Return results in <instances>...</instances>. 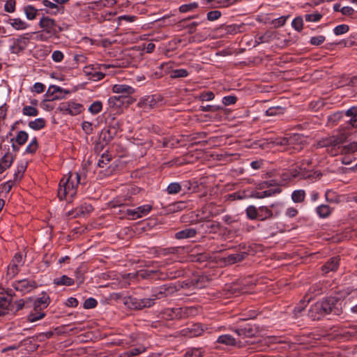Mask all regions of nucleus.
Returning <instances> with one entry per match:
<instances>
[{
	"mask_svg": "<svg viewBox=\"0 0 357 357\" xmlns=\"http://www.w3.org/2000/svg\"><path fill=\"white\" fill-rule=\"evenodd\" d=\"M31 33H24L18 38L13 39L12 44L10 46V51L13 54H18L25 50L27 47L28 41L31 38Z\"/></svg>",
	"mask_w": 357,
	"mask_h": 357,
	"instance_id": "9",
	"label": "nucleus"
},
{
	"mask_svg": "<svg viewBox=\"0 0 357 357\" xmlns=\"http://www.w3.org/2000/svg\"><path fill=\"white\" fill-rule=\"evenodd\" d=\"M123 99H125L124 97L121 95L114 96L109 99V102L110 104L115 105L116 106H120L121 103H123Z\"/></svg>",
	"mask_w": 357,
	"mask_h": 357,
	"instance_id": "63",
	"label": "nucleus"
},
{
	"mask_svg": "<svg viewBox=\"0 0 357 357\" xmlns=\"http://www.w3.org/2000/svg\"><path fill=\"white\" fill-rule=\"evenodd\" d=\"M303 20H305L304 17L298 16L295 17L291 22L292 27L298 32L301 31L303 28Z\"/></svg>",
	"mask_w": 357,
	"mask_h": 357,
	"instance_id": "45",
	"label": "nucleus"
},
{
	"mask_svg": "<svg viewBox=\"0 0 357 357\" xmlns=\"http://www.w3.org/2000/svg\"><path fill=\"white\" fill-rule=\"evenodd\" d=\"M276 37V33L273 31H266L263 35H257L255 36V45H258L261 43H270Z\"/></svg>",
	"mask_w": 357,
	"mask_h": 357,
	"instance_id": "17",
	"label": "nucleus"
},
{
	"mask_svg": "<svg viewBox=\"0 0 357 357\" xmlns=\"http://www.w3.org/2000/svg\"><path fill=\"white\" fill-rule=\"evenodd\" d=\"M155 298H137L129 297L126 301V304L129 305V307L133 309H142L144 307H150L155 304Z\"/></svg>",
	"mask_w": 357,
	"mask_h": 357,
	"instance_id": "7",
	"label": "nucleus"
},
{
	"mask_svg": "<svg viewBox=\"0 0 357 357\" xmlns=\"http://www.w3.org/2000/svg\"><path fill=\"white\" fill-rule=\"evenodd\" d=\"M284 108L280 106L278 107H272L268 108L266 111V115L269 116H273L276 115H279L283 114Z\"/></svg>",
	"mask_w": 357,
	"mask_h": 357,
	"instance_id": "49",
	"label": "nucleus"
},
{
	"mask_svg": "<svg viewBox=\"0 0 357 357\" xmlns=\"http://www.w3.org/2000/svg\"><path fill=\"white\" fill-rule=\"evenodd\" d=\"M197 231L193 228H185L181 231H177L174 234L175 238L178 240L190 238L195 236Z\"/></svg>",
	"mask_w": 357,
	"mask_h": 357,
	"instance_id": "19",
	"label": "nucleus"
},
{
	"mask_svg": "<svg viewBox=\"0 0 357 357\" xmlns=\"http://www.w3.org/2000/svg\"><path fill=\"white\" fill-rule=\"evenodd\" d=\"M339 266V257H333L330 259L323 266L322 271L328 273L330 271H335Z\"/></svg>",
	"mask_w": 357,
	"mask_h": 357,
	"instance_id": "21",
	"label": "nucleus"
},
{
	"mask_svg": "<svg viewBox=\"0 0 357 357\" xmlns=\"http://www.w3.org/2000/svg\"><path fill=\"white\" fill-rule=\"evenodd\" d=\"M89 79L92 81H99L104 78L105 74L101 72L95 71L94 73H89Z\"/></svg>",
	"mask_w": 357,
	"mask_h": 357,
	"instance_id": "62",
	"label": "nucleus"
},
{
	"mask_svg": "<svg viewBox=\"0 0 357 357\" xmlns=\"http://www.w3.org/2000/svg\"><path fill=\"white\" fill-rule=\"evenodd\" d=\"M98 304L97 301L93 298H89L84 302L83 306L85 309L94 308Z\"/></svg>",
	"mask_w": 357,
	"mask_h": 357,
	"instance_id": "61",
	"label": "nucleus"
},
{
	"mask_svg": "<svg viewBox=\"0 0 357 357\" xmlns=\"http://www.w3.org/2000/svg\"><path fill=\"white\" fill-rule=\"evenodd\" d=\"M81 176L77 172H70L60 181L58 197L60 199H66L71 202L77 194V188L81 183Z\"/></svg>",
	"mask_w": 357,
	"mask_h": 357,
	"instance_id": "1",
	"label": "nucleus"
},
{
	"mask_svg": "<svg viewBox=\"0 0 357 357\" xmlns=\"http://www.w3.org/2000/svg\"><path fill=\"white\" fill-rule=\"evenodd\" d=\"M357 151V142H352L342 147V152L344 153H354Z\"/></svg>",
	"mask_w": 357,
	"mask_h": 357,
	"instance_id": "58",
	"label": "nucleus"
},
{
	"mask_svg": "<svg viewBox=\"0 0 357 357\" xmlns=\"http://www.w3.org/2000/svg\"><path fill=\"white\" fill-rule=\"evenodd\" d=\"M247 217L250 220H255L259 217V208L257 209L255 206L250 205L245 209Z\"/></svg>",
	"mask_w": 357,
	"mask_h": 357,
	"instance_id": "41",
	"label": "nucleus"
},
{
	"mask_svg": "<svg viewBox=\"0 0 357 357\" xmlns=\"http://www.w3.org/2000/svg\"><path fill=\"white\" fill-rule=\"evenodd\" d=\"M217 342L223 344L227 346H234L236 344V341L234 337L231 335H222L218 337Z\"/></svg>",
	"mask_w": 357,
	"mask_h": 357,
	"instance_id": "30",
	"label": "nucleus"
},
{
	"mask_svg": "<svg viewBox=\"0 0 357 357\" xmlns=\"http://www.w3.org/2000/svg\"><path fill=\"white\" fill-rule=\"evenodd\" d=\"M54 283L56 285L71 286L74 284V280L67 275H62L60 278H55Z\"/></svg>",
	"mask_w": 357,
	"mask_h": 357,
	"instance_id": "36",
	"label": "nucleus"
},
{
	"mask_svg": "<svg viewBox=\"0 0 357 357\" xmlns=\"http://www.w3.org/2000/svg\"><path fill=\"white\" fill-rule=\"evenodd\" d=\"M321 307V305L318 304L317 302L315 304L311 306L308 312V316L313 320L320 319L323 316L326 315L321 310H323Z\"/></svg>",
	"mask_w": 357,
	"mask_h": 357,
	"instance_id": "16",
	"label": "nucleus"
},
{
	"mask_svg": "<svg viewBox=\"0 0 357 357\" xmlns=\"http://www.w3.org/2000/svg\"><path fill=\"white\" fill-rule=\"evenodd\" d=\"M349 30V27L347 24H340L335 26L333 29V32L336 36L346 33Z\"/></svg>",
	"mask_w": 357,
	"mask_h": 357,
	"instance_id": "57",
	"label": "nucleus"
},
{
	"mask_svg": "<svg viewBox=\"0 0 357 357\" xmlns=\"http://www.w3.org/2000/svg\"><path fill=\"white\" fill-rule=\"evenodd\" d=\"M13 290L9 289L7 294L0 293V316L8 314L10 310V298L8 296H13Z\"/></svg>",
	"mask_w": 357,
	"mask_h": 357,
	"instance_id": "14",
	"label": "nucleus"
},
{
	"mask_svg": "<svg viewBox=\"0 0 357 357\" xmlns=\"http://www.w3.org/2000/svg\"><path fill=\"white\" fill-rule=\"evenodd\" d=\"M8 23L16 30H24L29 26V24L20 18L10 19Z\"/></svg>",
	"mask_w": 357,
	"mask_h": 357,
	"instance_id": "27",
	"label": "nucleus"
},
{
	"mask_svg": "<svg viewBox=\"0 0 357 357\" xmlns=\"http://www.w3.org/2000/svg\"><path fill=\"white\" fill-rule=\"evenodd\" d=\"M26 167L24 165H20L17 166V169L14 174V181H20L24 174Z\"/></svg>",
	"mask_w": 357,
	"mask_h": 357,
	"instance_id": "59",
	"label": "nucleus"
},
{
	"mask_svg": "<svg viewBox=\"0 0 357 357\" xmlns=\"http://www.w3.org/2000/svg\"><path fill=\"white\" fill-rule=\"evenodd\" d=\"M93 210V206L91 204H84L80 207L76 208V213L73 212H69L68 215H73V217L84 215L90 213Z\"/></svg>",
	"mask_w": 357,
	"mask_h": 357,
	"instance_id": "22",
	"label": "nucleus"
},
{
	"mask_svg": "<svg viewBox=\"0 0 357 357\" xmlns=\"http://www.w3.org/2000/svg\"><path fill=\"white\" fill-rule=\"evenodd\" d=\"M12 287L22 294L31 292L37 287V284L32 279L25 278L22 280H15L12 283Z\"/></svg>",
	"mask_w": 357,
	"mask_h": 357,
	"instance_id": "5",
	"label": "nucleus"
},
{
	"mask_svg": "<svg viewBox=\"0 0 357 357\" xmlns=\"http://www.w3.org/2000/svg\"><path fill=\"white\" fill-rule=\"evenodd\" d=\"M289 17V15H284V16H281L278 18L274 19L272 20L271 24L275 28L281 27L285 24L286 21L287 20Z\"/></svg>",
	"mask_w": 357,
	"mask_h": 357,
	"instance_id": "52",
	"label": "nucleus"
},
{
	"mask_svg": "<svg viewBox=\"0 0 357 357\" xmlns=\"http://www.w3.org/2000/svg\"><path fill=\"white\" fill-rule=\"evenodd\" d=\"M300 138V136L298 135H295L294 136H290L289 137H283V138H277L273 142L275 145L285 146V145H292L294 142L298 140Z\"/></svg>",
	"mask_w": 357,
	"mask_h": 357,
	"instance_id": "26",
	"label": "nucleus"
},
{
	"mask_svg": "<svg viewBox=\"0 0 357 357\" xmlns=\"http://www.w3.org/2000/svg\"><path fill=\"white\" fill-rule=\"evenodd\" d=\"M4 9L8 13H13L15 9V0H7Z\"/></svg>",
	"mask_w": 357,
	"mask_h": 357,
	"instance_id": "64",
	"label": "nucleus"
},
{
	"mask_svg": "<svg viewBox=\"0 0 357 357\" xmlns=\"http://www.w3.org/2000/svg\"><path fill=\"white\" fill-rule=\"evenodd\" d=\"M82 109L83 106L81 104L72 101L61 102L57 108V110L63 114H69L71 116L80 114Z\"/></svg>",
	"mask_w": 357,
	"mask_h": 357,
	"instance_id": "6",
	"label": "nucleus"
},
{
	"mask_svg": "<svg viewBox=\"0 0 357 357\" xmlns=\"http://www.w3.org/2000/svg\"><path fill=\"white\" fill-rule=\"evenodd\" d=\"M50 303V298L47 295L44 294L42 297L37 298L33 303V308L36 310H43Z\"/></svg>",
	"mask_w": 357,
	"mask_h": 357,
	"instance_id": "23",
	"label": "nucleus"
},
{
	"mask_svg": "<svg viewBox=\"0 0 357 357\" xmlns=\"http://www.w3.org/2000/svg\"><path fill=\"white\" fill-rule=\"evenodd\" d=\"M273 216V213L268 207L262 206L259 208V218L261 220H265Z\"/></svg>",
	"mask_w": 357,
	"mask_h": 357,
	"instance_id": "33",
	"label": "nucleus"
},
{
	"mask_svg": "<svg viewBox=\"0 0 357 357\" xmlns=\"http://www.w3.org/2000/svg\"><path fill=\"white\" fill-rule=\"evenodd\" d=\"M316 211L319 216L323 218L328 217L331 213L329 206L325 204L317 207Z\"/></svg>",
	"mask_w": 357,
	"mask_h": 357,
	"instance_id": "40",
	"label": "nucleus"
},
{
	"mask_svg": "<svg viewBox=\"0 0 357 357\" xmlns=\"http://www.w3.org/2000/svg\"><path fill=\"white\" fill-rule=\"evenodd\" d=\"M188 75H189V72L186 69L179 68V69L172 70L170 72L169 76L171 78L176 79V78L186 77L188 76Z\"/></svg>",
	"mask_w": 357,
	"mask_h": 357,
	"instance_id": "39",
	"label": "nucleus"
},
{
	"mask_svg": "<svg viewBox=\"0 0 357 357\" xmlns=\"http://www.w3.org/2000/svg\"><path fill=\"white\" fill-rule=\"evenodd\" d=\"M207 329V327H205L200 324H195L182 330L181 333L184 336L193 337L202 335V333Z\"/></svg>",
	"mask_w": 357,
	"mask_h": 357,
	"instance_id": "11",
	"label": "nucleus"
},
{
	"mask_svg": "<svg viewBox=\"0 0 357 357\" xmlns=\"http://www.w3.org/2000/svg\"><path fill=\"white\" fill-rule=\"evenodd\" d=\"M13 161V155L8 153H6L0 160V162L4 166V168H9Z\"/></svg>",
	"mask_w": 357,
	"mask_h": 357,
	"instance_id": "50",
	"label": "nucleus"
},
{
	"mask_svg": "<svg viewBox=\"0 0 357 357\" xmlns=\"http://www.w3.org/2000/svg\"><path fill=\"white\" fill-rule=\"evenodd\" d=\"M176 291V287L172 284H165L152 289V297L160 299L173 294Z\"/></svg>",
	"mask_w": 357,
	"mask_h": 357,
	"instance_id": "10",
	"label": "nucleus"
},
{
	"mask_svg": "<svg viewBox=\"0 0 357 357\" xmlns=\"http://www.w3.org/2000/svg\"><path fill=\"white\" fill-rule=\"evenodd\" d=\"M347 135L344 134H339L337 135L329 136L320 139L317 146L319 148L326 147L327 151L331 155H336L339 153V145L345 142Z\"/></svg>",
	"mask_w": 357,
	"mask_h": 357,
	"instance_id": "2",
	"label": "nucleus"
},
{
	"mask_svg": "<svg viewBox=\"0 0 357 357\" xmlns=\"http://www.w3.org/2000/svg\"><path fill=\"white\" fill-rule=\"evenodd\" d=\"M234 331L242 338L252 337L256 333V330L249 325H247L243 328H236Z\"/></svg>",
	"mask_w": 357,
	"mask_h": 357,
	"instance_id": "18",
	"label": "nucleus"
},
{
	"mask_svg": "<svg viewBox=\"0 0 357 357\" xmlns=\"http://www.w3.org/2000/svg\"><path fill=\"white\" fill-rule=\"evenodd\" d=\"M46 122L43 118H38L29 123V127L34 130H39L45 126Z\"/></svg>",
	"mask_w": 357,
	"mask_h": 357,
	"instance_id": "32",
	"label": "nucleus"
},
{
	"mask_svg": "<svg viewBox=\"0 0 357 357\" xmlns=\"http://www.w3.org/2000/svg\"><path fill=\"white\" fill-rule=\"evenodd\" d=\"M22 114L28 116H36L38 114V110L32 106H24L22 108Z\"/></svg>",
	"mask_w": 357,
	"mask_h": 357,
	"instance_id": "47",
	"label": "nucleus"
},
{
	"mask_svg": "<svg viewBox=\"0 0 357 357\" xmlns=\"http://www.w3.org/2000/svg\"><path fill=\"white\" fill-rule=\"evenodd\" d=\"M247 255L248 254L245 252L230 255L227 257V262L229 264H234L238 261H241L246 257Z\"/></svg>",
	"mask_w": 357,
	"mask_h": 357,
	"instance_id": "31",
	"label": "nucleus"
},
{
	"mask_svg": "<svg viewBox=\"0 0 357 357\" xmlns=\"http://www.w3.org/2000/svg\"><path fill=\"white\" fill-rule=\"evenodd\" d=\"M305 197V192L303 190H297L293 192L291 199L294 202H302Z\"/></svg>",
	"mask_w": 357,
	"mask_h": 357,
	"instance_id": "44",
	"label": "nucleus"
},
{
	"mask_svg": "<svg viewBox=\"0 0 357 357\" xmlns=\"http://www.w3.org/2000/svg\"><path fill=\"white\" fill-rule=\"evenodd\" d=\"M280 192V190L278 187L275 188L274 189L266 190L262 192H259L255 194V197L259 199H262L264 197L272 196L276 193Z\"/></svg>",
	"mask_w": 357,
	"mask_h": 357,
	"instance_id": "37",
	"label": "nucleus"
},
{
	"mask_svg": "<svg viewBox=\"0 0 357 357\" xmlns=\"http://www.w3.org/2000/svg\"><path fill=\"white\" fill-rule=\"evenodd\" d=\"M28 137L29 135L26 132L21 130L17 132L15 138V142L20 146L23 145L27 141Z\"/></svg>",
	"mask_w": 357,
	"mask_h": 357,
	"instance_id": "48",
	"label": "nucleus"
},
{
	"mask_svg": "<svg viewBox=\"0 0 357 357\" xmlns=\"http://www.w3.org/2000/svg\"><path fill=\"white\" fill-rule=\"evenodd\" d=\"M116 3V0H99L91 3V4H95L99 8L110 7Z\"/></svg>",
	"mask_w": 357,
	"mask_h": 357,
	"instance_id": "46",
	"label": "nucleus"
},
{
	"mask_svg": "<svg viewBox=\"0 0 357 357\" xmlns=\"http://www.w3.org/2000/svg\"><path fill=\"white\" fill-rule=\"evenodd\" d=\"M161 100L159 95H151L141 98L138 102L139 107L144 109L154 108L159 101Z\"/></svg>",
	"mask_w": 357,
	"mask_h": 357,
	"instance_id": "12",
	"label": "nucleus"
},
{
	"mask_svg": "<svg viewBox=\"0 0 357 357\" xmlns=\"http://www.w3.org/2000/svg\"><path fill=\"white\" fill-rule=\"evenodd\" d=\"M325 197L327 202L331 203H339L341 202V197L335 192L328 190L325 193Z\"/></svg>",
	"mask_w": 357,
	"mask_h": 357,
	"instance_id": "34",
	"label": "nucleus"
},
{
	"mask_svg": "<svg viewBox=\"0 0 357 357\" xmlns=\"http://www.w3.org/2000/svg\"><path fill=\"white\" fill-rule=\"evenodd\" d=\"M311 164V160H307L302 162L300 165L297 166L295 169L290 172L289 176H287L284 179L291 180L294 178L305 179L311 176L310 170L307 169V165Z\"/></svg>",
	"mask_w": 357,
	"mask_h": 357,
	"instance_id": "4",
	"label": "nucleus"
},
{
	"mask_svg": "<svg viewBox=\"0 0 357 357\" xmlns=\"http://www.w3.org/2000/svg\"><path fill=\"white\" fill-rule=\"evenodd\" d=\"M146 351V348L144 347H139L138 348H135L129 351H126L123 354V357H132L134 356H137L140 354H142Z\"/></svg>",
	"mask_w": 357,
	"mask_h": 357,
	"instance_id": "51",
	"label": "nucleus"
},
{
	"mask_svg": "<svg viewBox=\"0 0 357 357\" xmlns=\"http://www.w3.org/2000/svg\"><path fill=\"white\" fill-rule=\"evenodd\" d=\"M323 17V14L318 12L314 11L312 13H307L304 15V19L305 22H318L321 20Z\"/></svg>",
	"mask_w": 357,
	"mask_h": 357,
	"instance_id": "35",
	"label": "nucleus"
},
{
	"mask_svg": "<svg viewBox=\"0 0 357 357\" xmlns=\"http://www.w3.org/2000/svg\"><path fill=\"white\" fill-rule=\"evenodd\" d=\"M345 116L349 117L348 123L352 128H357V107H352L345 112Z\"/></svg>",
	"mask_w": 357,
	"mask_h": 357,
	"instance_id": "20",
	"label": "nucleus"
},
{
	"mask_svg": "<svg viewBox=\"0 0 357 357\" xmlns=\"http://www.w3.org/2000/svg\"><path fill=\"white\" fill-rule=\"evenodd\" d=\"M112 91L115 93H119L124 97V98H129V96L134 93L135 89L126 84H115L113 86Z\"/></svg>",
	"mask_w": 357,
	"mask_h": 357,
	"instance_id": "15",
	"label": "nucleus"
},
{
	"mask_svg": "<svg viewBox=\"0 0 357 357\" xmlns=\"http://www.w3.org/2000/svg\"><path fill=\"white\" fill-rule=\"evenodd\" d=\"M244 26L243 24H230L226 26L224 29L225 32L227 34H236L237 33L241 32V28Z\"/></svg>",
	"mask_w": 357,
	"mask_h": 357,
	"instance_id": "42",
	"label": "nucleus"
},
{
	"mask_svg": "<svg viewBox=\"0 0 357 357\" xmlns=\"http://www.w3.org/2000/svg\"><path fill=\"white\" fill-rule=\"evenodd\" d=\"M325 36L322 35L313 36L310 38V43L312 45H319L325 41Z\"/></svg>",
	"mask_w": 357,
	"mask_h": 357,
	"instance_id": "60",
	"label": "nucleus"
},
{
	"mask_svg": "<svg viewBox=\"0 0 357 357\" xmlns=\"http://www.w3.org/2000/svg\"><path fill=\"white\" fill-rule=\"evenodd\" d=\"M318 304L321 305V310L325 314H328L331 312L337 313L338 310L336 307V305L338 301L333 297L317 302Z\"/></svg>",
	"mask_w": 357,
	"mask_h": 357,
	"instance_id": "13",
	"label": "nucleus"
},
{
	"mask_svg": "<svg viewBox=\"0 0 357 357\" xmlns=\"http://www.w3.org/2000/svg\"><path fill=\"white\" fill-rule=\"evenodd\" d=\"M102 102L95 101L89 106V111L93 114H98L102 110Z\"/></svg>",
	"mask_w": 357,
	"mask_h": 357,
	"instance_id": "53",
	"label": "nucleus"
},
{
	"mask_svg": "<svg viewBox=\"0 0 357 357\" xmlns=\"http://www.w3.org/2000/svg\"><path fill=\"white\" fill-rule=\"evenodd\" d=\"M182 186H184V187L190 189V187L188 186V183H183V185H181L177 182H174V183H171L167 186L166 190L169 195L177 194L181 190Z\"/></svg>",
	"mask_w": 357,
	"mask_h": 357,
	"instance_id": "28",
	"label": "nucleus"
},
{
	"mask_svg": "<svg viewBox=\"0 0 357 357\" xmlns=\"http://www.w3.org/2000/svg\"><path fill=\"white\" fill-rule=\"evenodd\" d=\"M24 12L28 20H33L37 15L38 10L33 6L28 5L24 7Z\"/></svg>",
	"mask_w": 357,
	"mask_h": 357,
	"instance_id": "38",
	"label": "nucleus"
},
{
	"mask_svg": "<svg viewBox=\"0 0 357 357\" xmlns=\"http://www.w3.org/2000/svg\"><path fill=\"white\" fill-rule=\"evenodd\" d=\"M198 7V3L193 2L188 4H183L179 7V11L181 13H187L192 11Z\"/></svg>",
	"mask_w": 357,
	"mask_h": 357,
	"instance_id": "55",
	"label": "nucleus"
},
{
	"mask_svg": "<svg viewBox=\"0 0 357 357\" xmlns=\"http://www.w3.org/2000/svg\"><path fill=\"white\" fill-rule=\"evenodd\" d=\"M50 303V298L47 295L44 294L42 297L37 298L33 303V308L36 310H43Z\"/></svg>",
	"mask_w": 357,
	"mask_h": 357,
	"instance_id": "25",
	"label": "nucleus"
},
{
	"mask_svg": "<svg viewBox=\"0 0 357 357\" xmlns=\"http://www.w3.org/2000/svg\"><path fill=\"white\" fill-rule=\"evenodd\" d=\"M20 271V267L12 262L8 265L7 269V275L12 278L15 277Z\"/></svg>",
	"mask_w": 357,
	"mask_h": 357,
	"instance_id": "54",
	"label": "nucleus"
},
{
	"mask_svg": "<svg viewBox=\"0 0 357 357\" xmlns=\"http://www.w3.org/2000/svg\"><path fill=\"white\" fill-rule=\"evenodd\" d=\"M38 147V141L36 137L32 139L31 142L28 144L26 148V153H33L36 152Z\"/></svg>",
	"mask_w": 357,
	"mask_h": 357,
	"instance_id": "56",
	"label": "nucleus"
},
{
	"mask_svg": "<svg viewBox=\"0 0 357 357\" xmlns=\"http://www.w3.org/2000/svg\"><path fill=\"white\" fill-rule=\"evenodd\" d=\"M43 4L45 7H47L50 9L52 10L51 11L46 10L47 13H50V14H52V15H56V14L58 13V12H59V6L56 3L52 2V1H50L49 0H43Z\"/></svg>",
	"mask_w": 357,
	"mask_h": 357,
	"instance_id": "43",
	"label": "nucleus"
},
{
	"mask_svg": "<svg viewBox=\"0 0 357 357\" xmlns=\"http://www.w3.org/2000/svg\"><path fill=\"white\" fill-rule=\"evenodd\" d=\"M38 25L50 37L56 36L61 31L56 21L47 16L42 17Z\"/></svg>",
	"mask_w": 357,
	"mask_h": 357,
	"instance_id": "3",
	"label": "nucleus"
},
{
	"mask_svg": "<svg viewBox=\"0 0 357 357\" xmlns=\"http://www.w3.org/2000/svg\"><path fill=\"white\" fill-rule=\"evenodd\" d=\"M152 206L149 204L140 206L133 209L126 208L123 211L124 215L129 219L136 220L146 215L151 210Z\"/></svg>",
	"mask_w": 357,
	"mask_h": 357,
	"instance_id": "8",
	"label": "nucleus"
},
{
	"mask_svg": "<svg viewBox=\"0 0 357 357\" xmlns=\"http://www.w3.org/2000/svg\"><path fill=\"white\" fill-rule=\"evenodd\" d=\"M50 303V298L47 295L44 294L42 297L37 298L33 303V308L36 310H43Z\"/></svg>",
	"mask_w": 357,
	"mask_h": 357,
	"instance_id": "24",
	"label": "nucleus"
},
{
	"mask_svg": "<svg viewBox=\"0 0 357 357\" xmlns=\"http://www.w3.org/2000/svg\"><path fill=\"white\" fill-rule=\"evenodd\" d=\"M45 316V313L43 312V310L33 308L28 315L27 320L33 323L43 319Z\"/></svg>",
	"mask_w": 357,
	"mask_h": 357,
	"instance_id": "29",
	"label": "nucleus"
}]
</instances>
